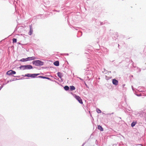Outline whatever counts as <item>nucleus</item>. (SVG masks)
I'll return each instance as SVG.
<instances>
[{"label":"nucleus","instance_id":"obj_1","mask_svg":"<svg viewBox=\"0 0 146 146\" xmlns=\"http://www.w3.org/2000/svg\"><path fill=\"white\" fill-rule=\"evenodd\" d=\"M32 63L35 66H40L43 65L44 62L39 60H37L33 61Z\"/></svg>","mask_w":146,"mask_h":146},{"label":"nucleus","instance_id":"obj_2","mask_svg":"<svg viewBox=\"0 0 146 146\" xmlns=\"http://www.w3.org/2000/svg\"><path fill=\"white\" fill-rule=\"evenodd\" d=\"M19 68L22 70H25L31 69L33 68V66L31 65H22L19 67Z\"/></svg>","mask_w":146,"mask_h":146},{"label":"nucleus","instance_id":"obj_3","mask_svg":"<svg viewBox=\"0 0 146 146\" xmlns=\"http://www.w3.org/2000/svg\"><path fill=\"white\" fill-rule=\"evenodd\" d=\"M39 74H26L25 75V76H27L28 77H31L32 78H35L36 77V76L39 75Z\"/></svg>","mask_w":146,"mask_h":146},{"label":"nucleus","instance_id":"obj_4","mask_svg":"<svg viewBox=\"0 0 146 146\" xmlns=\"http://www.w3.org/2000/svg\"><path fill=\"white\" fill-rule=\"evenodd\" d=\"M75 98L78 101V102L81 104H83L82 100L80 97L78 96H75Z\"/></svg>","mask_w":146,"mask_h":146},{"label":"nucleus","instance_id":"obj_5","mask_svg":"<svg viewBox=\"0 0 146 146\" xmlns=\"http://www.w3.org/2000/svg\"><path fill=\"white\" fill-rule=\"evenodd\" d=\"M139 115L142 117H146V112H143V111L140 112L139 113Z\"/></svg>","mask_w":146,"mask_h":146},{"label":"nucleus","instance_id":"obj_6","mask_svg":"<svg viewBox=\"0 0 146 146\" xmlns=\"http://www.w3.org/2000/svg\"><path fill=\"white\" fill-rule=\"evenodd\" d=\"M112 83L113 84L116 86L117 85L118 83V81L115 79H112Z\"/></svg>","mask_w":146,"mask_h":146},{"label":"nucleus","instance_id":"obj_7","mask_svg":"<svg viewBox=\"0 0 146 146\" xmlns=\"http://www.w3.org/2000/svg\"><path fill=\"white\" fill-rule=\"evenodd\" d=\"M28 59L29 61H31L32 60H34L35 59H37V58L35 56H32L31 57H28Z\"/></svg>","mask_w":146,"mask_h":146},{"label":"nucleus","instance_id":"obj_8","mask_svg":"<svg viewBox=\"0 0 146 146\" xmlns=\"http://www.w3.org/2000/svg\"><path fill=\"white\" fill-rule=\"evenodd\" d=\"M30 31H29V35H31L32 34L33 32V30L32 28V27L31 26V25L30 26Z\"/></svg>","mask_w":146,"mask_h":146},{"label":"nucleus","instance_id":"obj_9","mask_svg":"<svg viewBox=\"0 0 146 146\" xmlns=\"http://www.w3.org/2000/svg\"><path fill=\"white\" fill-rule=\"evenodd\" d=\"M20 61L22 62H24L28 61V57L27 58H23L20 60Z\"/></svg>","mask_w":146,"mask_h":146},{"label":"nucleus","instance_id":"obj_10","mask_svg":"<svg viewBox=\"0 0 146 146\" xmlns=\"http://www.w3.org/2000/svg\"><path fill=\"white\" fill-rule=\"evenodd\" d=\"M57 75L60 78H61L63 76L62 74V73H60V72H58Z\"/></svg>","mask_w":146,"mask_h":146},{"label":"nucleus","instance_id":"obj_11","mask_svg":"<svg viewBox=\"0 0 146 146\" xmlns=\"http://www.w3.org/2000/svg\"><path fill=\"white\" fill-rule=\"evenodd\" d=\"M98 129L100 130L101 131H103L104 130V129L102 127V126L100 125H98Z\"/></svg>","mask_w":146,"mask_h":146},{"label":"nucleus","instance_id":"obj_12","mask_svg":"<svg viewBox=\"0 0 146 146\" xmlns=\"http://www.w3.org/2000/svg\"><path fill=\"white\" fill-rule=\"evenodd\" d=\"M54 65L56 66H59V62L58 61H56L54 63Z\"/></svg>","mask_w":146,"mask_h":146},{"label":"nucleus","instance_id":"obj_13","mask_svg":"<svg viewBox=\"0 0 146 146\" xmlns=\"http://www.w3.org/2000/svg\"><path fill=\"white\" fill-rule=\"evenodd\" d=\"M12 70H10L9 71H8L6 73V74L7 75H12Z\"/></svg>","mask_w":146,"mask_h":146},{"label":"nucleus","instance_id":"obj_14","mask_svg":"<svg viewBox=\"0 0 146 146\" xmlns=\"http://www.w3.org/2000/svg\"><path fill=\"white\" fill-rule=\"evenodd\" d=\"M70 89L71 91L74 90L75 89V88L73 86H70Z\"/></svg>","mask_w":146,"mask_h":146},{"label":"nucleus","instance_id":"obj_15","mask_svg":"<svg viewBox=\"0 0 146 146\" xmlns=\"http://www.w3.org/2000/svg\"><path fill=\"white\" fill-rule=\"evenodd\" d=\"M136 123H137L136 122L133 121L131 123V126L132 127H133L135 125H136Z\"/></svg>","mask_w":146,"mask_h":146},{"label":"nucleus","instance_id":"obj_16","mask_svg":"<svg viewBox=\"0 0 146 146\" xmlns=\"http://www.w3.org/2000/svg\"><path fill=\"white\" fill-rule=\"evenodd\" d=\"M64 88L65 90L67 91L69 90V88L68 86H64Z\"/></svg>","mask_w":146,"mask_h":146},{"label":"nucleus","instance_id":"obj_17","mask_svg":"<svg viewBox=\"0 0 146 146\" xmlns=\"http://www.w3.org/2000/svg\"><path fill=\"white\" fill-rule=\"evenodd\" d=\"M96 111L98 113H100L101 112V111L98 108L96 109Z\"/></svg>","mask_w":146,"mask_h":146},{"label":"nucleus","instance_id":"obj_18","mask_svg":"<svg viewBox=\"0 0 146 146\" xmlns=\"http://www.w3.org/2000/svg\"><path fill=\"white\" fill-rule=\"evenodd\" d=\"M17 40L16 38H13V43L16 42Z\"/></svg>","mask_w":146,"mask_h":146},{"label":"nucleus","instance_id":"obj_19","mask_svg":"<svg viewBox=\"0 0 146 146\" xmlns=\"http://www.w3.org/2000/svg\"><path fill=\"white\" fill-rule=\"evenodd\" d=\"M38 78H41L43 79H46V77L41 76H38Z\"/></svg>","mask_w":146,"mask_h":146},{"label":"nucleus","instance_id":"obj_20","mask_svg":"<svg viewBox=\"0 0 146 146\" xmlns=\"http://www.w3.org/2000/svg\"><path fill=\"white\" fill-rule=\"evenodd\" d=\"M78 35H80L79 36H81L82 35V32L81 31H79L78 33Z\"/></svg>","mask_w":146,"mask_h":146},{"label":"nucleus","instance_id":"obj_21","mask_svg":"<svg viewBox=\"0 0 146 146\" xmlns=\"http://www.w3.org/2000/svg\"><path fill=\"white\" fill-rule=\"evenodd\" d=\"M12 72V74H15L16 73V72L15 71H13V70H12V72Z\"/></svg>","mask_w":146,"mask_h":146},{"label":"nucleus","instance_id":"obj_22","mask_svg":"<svg viewBox=\"0 0 146 146\" xmlns=\"http://www.w3.org/2000/svg\"><path fill=\"white\" fill-rule=\"evenodd\" d=\"M136 95L137 96H141V94H136Z\"/></svg>","mask_w":146,"mask_h":146},{"label":"nucleus","instance_id":"obj_23","mask_svg":"<svg viewBox=\"0 0 146 146\" xmlns=\"http://www.w3.org/2000/svg\"><path fill=\"white\" fill-rule=\"evenodd\" d=\"M113 114V113H108L107 114V115H111V114Z\"/></svg>","mask_w":146,"mask_h":146},{"label":"nucleus","instance_id":"obj_24","mask_svg":"<svg viewBox=\"0 0 146 146\" xmlns=\"http://www.w3.org/2000/svg\"><path fill=\"white\" fill-rule=\"evenodd\" d=\"M46 79H47L48 80H50V79L49 78H48V77H46Z\"/></svg>","mask_w":146,"mask_h":146},{"label":"nucleus","instance_id":"obj_25","mask_svg":"<svg viewBox=\"0 0 146 146\" xmlns=\"http://www.w3.org/2000/svg\"><path fill=\"white\" fill-rule=\"evenodd\" d=\"M78 78L81 80L83 81V80L82 78H80V77H78Z\"/></svg>","mask_w":146,"mask_h":146},{"label":"nucleus","instance_id":"obj_26","mask_svg":"<svg viewBox=\"0 0 146 146\" xmlns=\"http://www.w3.org/2000/svg\"><path fill=\"white\" fill-rule=\"evenodd\" d=\"M100 25H102L103 24V22H100Z\"/></svg>","mask_w":146,"mask_h":146},{"label":"nucleus","instance_id":"obj_27","mask_svg":"<svg viewBox=\"0 0 146 146\" xmlns=\"http://www.w3.org/2000/svg\"><path fill=\"white\" fill-rule=\"evenodd\" d=\"M3 87V86H1L0 87V90Z\"/></svg>","mask_w":146,"mask_h":146},{"label":"nucleus","instance_id":"obj_28","mask_svg":"<svg viewBox=\"0 0 146 146\" xmlns=\"http://www.w3.org/2000/svg\"><path fill=\"white\" fill-rule=\"evenodd\" d=\"M140 145L141 146H143L142 144H139L138 145Z\"/></svg>","mask_w":146,"mask_h":146},{"label":"nucleus","instance_id":"obj_29","mask_svg":"<svg viewBox=\"0 0 146 146\" xmlns=\"http://www.w3.org/2000/svg\"><path fill=\"white\" fill-rule=\"evenodd\" d=\"M131 87H132V90H133L134 89H133V86H131Z\"/></svg>","mask_w":146,"mask_h":146},{"label":"nucleus","instance_id":"obj_30","mask_svg":"<svg viewBox=\"0 0 146 146\" xmlns=\"http://www.w3.org/2000/svg\"><path fill=\"white\" fill-rule=\"evenodd\" d=\"M14 81V80H10L9 81V82H11L12 81Z\"/></svg>","mask_w":146,"mask_h":146},{"label":"nucleus","instance_id":"obj_31","mask_svg":"<svg viewBox=\"0 0 146 146\" xmlns=\"http://www.w3.org/2000/svg\"><path fill=\"white\" fill-rule=\"evenodd\" d=\"M9 82V81H7V84Z\"/></svg>","mask_w":146,"mask_h":146},{"label":"nucleus","instance_id":"obj_32","mask_svg":"<svg viewBox=\"0 0 146 146\" xmlns=\"http://www.w3.org/2000/svg\"><path fill=\"white\" fill-rule=\"evenodd\" d=\"M14 77H19V76H13Z\"/></svg>","mask_w":146,"mask_h":146},{"label":"nucleus","instance_id":"obj_33","mask_svg":"<svg viewBox=\"0 0 146 146\" xmlns=\"http://www.w3.org/2000/svg\"><path fill=\"white\" fill-rule=\"evenodd\" d=\"M85 85H86V86H87V84H86V83H85Z\"/></svg>","mask_w":146,"mask_h":146},{"label":"nucleus","instance_id":"obj_34","mask_svg":"<svg viewBox=\"0 0 146 146\" xmlns=\"http://www.w3.org/2000/svg\"><path fill=\"white\" fill-rule=\"evenodd\" d=\"M66 54L67 55H68V54Z\"/></svg>","mask_w":146,"mask_h":146},{"label":"nucleus","instance_id":"obj_35","mask_svg":"<svg viewBox=\"0 0 146 146\" xmlns=\"http://www.w3.org/2000/svg\"><path fill=\"white\" fill-rule=\"evenodd\" d=\"M13 80H15V79L14 78Z\"/></svg>","mask_w":146,"mask_h":146},{"label":"nucleus","instance_id":"obj_36","mask_svg":"<svg viewBox=\"0 0 146 146\" xmlns=\"http://www.w3.org/2000/svg\"><path fill=\"white\" fill-rule=\"evenodd\" d=\"M129 110V111H130L131 110Z\"/></svg>","mask_w":146,"mask_h":146},{"label":"nucleus","instance_id":"obj_37","mask_svg":"<svg viewBox=\"0 0 146 146\" xmlns=\"http://www.w3.org/2000/svg\"><path fill=\"white\" fill-rule=\"evenodd\" d=\"M131 77H133V76H131Z\"/></svg>","mask_w":146,"mask_h":146},{"label":"nucleus","instance_id":"obj_38","mask_svg":"<svg viewBox=\"0 0 146 146\" xmlns=\"http://www.w3.org/2000/svg\"><path fill=\"white\" fill-rule=\"evenodd\" d=\"M118 46H119V44H118Z\"/></svg>","mask_w":146,"mask_h":146},{"label":"nucleus","instance_id":"obj_39","mask_svg":"<svg viewBox=\"0 0 146 146\" xmlns=\"http://www.w3.org/2000/svg\"><path fill=\"white\" fill-rule=\"evenodd\" d=\"M104 70L105 71V69H104Z\"/></svg>","mask_w":146,"mask_h":146}]
</instances>
